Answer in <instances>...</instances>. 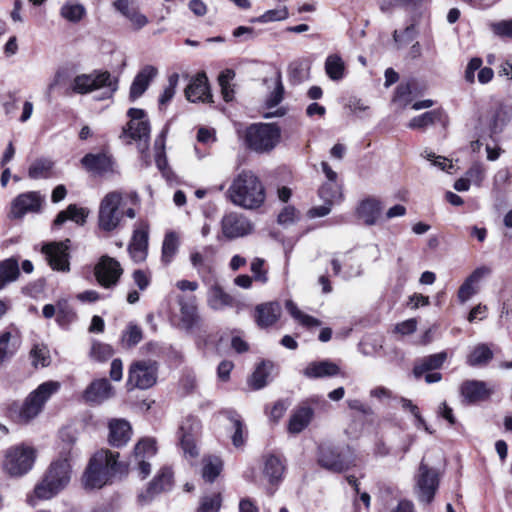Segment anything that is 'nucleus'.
Masks as SVG:
<instances>
[{
  "mask_svg": "<svg viewBox=\"0 0 512 512\" xmlns=\"http://www.w3.org/2000/svg\"><path fill=\"white\" fill-rule=\"evenodd\" d=\"M64 445L59 453L58 459L49 466L42 481L34 489L35 496L47 500L54 497L70 481L71 465L73 458L72 444L75 438L69 432H62Z\"/></svg>",
  "mask_w": 512,
  "mask_h": 512,
  "instance_id": "1",
  "label": "nucleus"
},
{
  "mask_svg": "<svg viewBox=\"0 0 512 512\" xmlns=\"http://www.w3.org/2000/svg\"><path fill=\"white\" fill-rule=\"evenodd\" d=\"M119 453L99 450L90 459L83 474L82 481L86 489H100L111 482L112 477L122 472V464L118 462Z\"/></svg>",
  "mask_w": 512,
  "mask_h": 512,
  "instance_id": "2",
  "label": "nucleus"
},
{
  "mask_svg": "<svg viewBox=\"0 0 512 512\" xmlns=\"http://www.w3.org/2000/svg\"><path fill=\"white\" fill-rule=\"evenodd\" d=\"M231 202L246 209L260 207L265 200V191L258 177L251 171H242L228 189Z\"/></svg>",
  "mask_w": 512,
  "mask_h": 512,
  "instance_id": "3",
  "label": "nucleus"
},
{
  "mask_svg": "<svg viewBox=\"0 0 512 512\" xmlns=\"http://www.w3.org/2000/svg\"><path fill=\"white\" fill-rule=\"evenodd\" d=\"M124 216L130 219L136 217L133 207H126L124 195L119 191L107 193L100 202L98 210V227L104 232L118 229Z\"/></svg>",
  "mask_w": 512,
  "mask_h": 512,
  "instance_id": "4",
  "label": "nucleus"
},
{
  "mask_svg": "<svg viewBox=\"0 0 512 512\" xmlns=\"http://www.w3.org/2000/svg\"><path fill=\"white\" fill-rule=\"evenodd\" d=\"M76 94H89L99 89H105L101 99H109L118 89V78L109 71L94 70L74 77L70 86Z\"/></svg>",
  "mask_w": 512,
  "mask_h": 512,
  "instance_id": "5",
  "label": "nucleus"
},
{
  "mask_svg": "<svg viewBox=\"0 0 512 512\" xmlns=\"http://www.w3.org/2000/svg\"><path fill=\"white\" fill-rule=\"evenodd\" d=\"M61 388L58 381L49 380L41 383L35 390L30 392L24 400L17 414V421L28 423L37 417L43 410L48 400Z\"/></svg>",
  "mask_w": 512,
  "mask_h": 512,
  "instance_id": "6",
  "label": "nucleus"
},
{
  "mask_svg": "<svg viewBox=\"0 0 512 512\" xmlns=\"http://www.w3.org/2000/svg\"><path fill=\"white\" fill-rule=\"evenodd\" d=\"M281 129L273 123H255L247 127L245 142L256 153H269L280 142Z\"/></svg>",
  "mask_w": 512,
  "mask_h": 512,
  "instance_id": "7",
  "label": "nucleus"
},
{
  "mask_svg": "<svg viewBox=\"0 0 512 512\" xmlns=\"http://www.w3.org/2000/svg\"><path fill=\"white\" fill-rule=\"evenodd\" d=\"M36 456L32 446L24 443L13 445L4 453L3 470L11 477H21L33 468Z\"/></svg>",
  "mask_w": 512,
  "mask_h": 512,
  "instance_id": "8",
  "label": "nucleus"
},
{
  "mask_svg": "<svg viewBox=\"0 0 512 512\" xmlns=\"http://www.w3.org/2000/svg\"><path fill=\"white\" fill-rule=\"evenodd\" d=\"M158 378V363L151 359L133 361L128 369L127 390H146L153 387Z\"/></svg>",
  "mask_w": 512,
  "mask_h": 512,
  "instance_id": "9",
  "label": "nucleus"
},
{
  "mask_svg": "<svg viewBox=\"0 0 512 512\" xmlns=\"http://www.w3.org/2000/svg\"><path fill=\"white\" fill-rule=\"evenodd\" d=\"M130 121L124 134L137 144L138 150L144 153L149 148L150 124L145 119V112L142 109L130 108L128 110Z\"/></svg>",
  "mask_w": 512,
  "mask_h": 512,
  "instance_id": "10",
  "label": "nucleus"
},
{
  "mask_svg": "<svg viewBox=\"0 0 512 512\" xmlns=\"http://www.w3.org/2000/svg\"><path fill=\"white\" fill-rule=\"evenodd\" d=\"M318 463L327 470L340 473L355 466V456L341 452L338 448L322 445L319 447Z\"/></svg>",
  "mask_w": 512,
  "mask_h": 512,
  "instance_id": "11",
  "label": "nucleus"
},
{
  "mask_svg": "<svg viewBox=\"0 0 512 512\" xmlns=\"http://www.w3.org/2000/svg\"><path fill=\"white\" fill-rule=\"evenodd\" d=\"M44 201L45 197L38 191L21 193L12 200L8 217L22 219L28 213H38Z\"/></svg>",
  "mask_w": 512,
  "mask_h": 512,
  "instance_id": "12",
  "label": "nucleus"
},
{
  "mask_svg": "<svg viewBox=\"0 0 512 512\" xmlns=\"http://www.w3.org/2000/svg\"><path fill=\"white\" fill-rule=\"evenodd\" d=\"M69 244L70 240L66 239L60 242L45 243L42 246L41 252L45 255L49 266L53 270L60 272L70 271Z\"/></svg>",
  "mask_w": 512,
  "mask_h": 512,
  "instance_id": "13",
  "label": "nucleus"
},
{
  "mask_svg": "<svg viewBox=\"0 0 512 512\" xmlns=\"http://www.w3.org/2000/svg\"><path fill=\"white\" fill-rule=\"evenodd\" d=\"M97 282L104 288H112L117 285L123 269L120 263L107 255L102 256L94 268Z\"/></svg>",
  "mask_w": 512,
  "mask_h": 512,
  "instance_id": "14",
  "label": "nucleus"
},
{
  "mask_svg": "<svg viewBox=\"0 0 512 512\" xmlns=\"http://www.w3.org/2000/svg\"><path fill=\"white\" fill-rule=\"evenodd\" d=\"M157 452L156 442L152 438L141 439L134 448L132 462L141 479H145L151 472L149 459L155 456Z\"/></svg>",
  "mask_w": 512,
  "mask_h": 512,
  "instance_id": "15",
  "label": "nucleus"
},
{
  "mask_svg": "<svg viewBox=\"0 0 512 512\" xmlns=\"http://www.w3.org/2000/svg\"><path fill=\"white\" fill-rule=\"evenodd\" d=\"M494 392V385L480 380H466L460 385V394L466 404L487 401Z\"/></svg>",
  "mask_w": 512,
  "mask_h": 512,
  "instance_id": "16",
  "label": "nucleus"
},
{
  "mask_svg": "<svg viewBox=\"0 0 512 512\" xmlns=\"http://www.w3.org/2000/svg\"><path fill=\"white\" fill-rule=\"evenodd\" d=\"M81 164L88 172L97 176H107L117 172L115 161L107 153H88L81 159Z\"/></svg>",
  "mask_w": 512,
  "mask_h": 512,
  "instance_id": "17",
  "label": "nucleus"
},
{
  "mask_svg": "<svg viewBox=\"0 0 512 512\" xmlns=\"http://www.w3.org/2000/svg\"><path fill=\"white\" fill-rule=\"evenodd\" d=\"M512 119V107L504 102L498 101L487 112L484 124L491 136L499 134Z\"/></svg>",
  "mask_w": 512,
  "mask_h": 512,
  "instance_id": "18",
  "label": "nucleus"
},
{
  "mask_svg": "<svg viewBox=\"0 0 512 512\" xmlns=\"http://www.w3.org/2000/svg\"><path fill=\"white\" fill-rule=\"evenodd\" d=\"M221 228L226 238L235 239L250 234L253 225L245 216L232 212L222 218Z\"/></svg>",
  "mask_w": 512,
  "mask_h": 512,
  "instance_id": "19",
  "label": "nucleus"
},
{
  "mask_svg": "<svg viewBox=\"0 0 512 512\" xmlns=\"http://www.w3.org/2000/svg\"><path fill=\"white\" fill-rule=\"evenodd\" d=\"M417 487L418 499L421 502L430 503L438 487V478L436 472L423 462L419 466Z\"/></svg>",
  "mask_w": 512,
  "mask_h": 512,
  "instance_id": "20",
  "label": "nucleus"
},
{
  "mask_svg": "<svg viewBox=\"0 0 512 512\" xmlns=\"http://www.w3.org/2000/svg\"><path fill=\"white\" fill-rule=\"evenodd\" d=\"M490 274L491 269L487 266H480L473 270L458 289L457 299L459 303L464 304L476 295L479 292L481 280Z\"/></svg>",
  "mask_w": 512,
  "mask_h": 512,
  "instance_id": "21",
  "label": "nucleus"
},
{
  "mask_svg": "<svg viewBox=\"0 0 512 512\" xmlns=\"http://www.w3.org/2000/svg\"><path fill=\"white\" fill-rule=\"evenodd\" d=\"M172 486V472L168 468H163L149 483L145 492L138 495V500L142 504L150 502L158 494L169 490Z\"/></svg>",
  "mask_w": 512,
  "mask_h": 512,
  "instance_id": "22",
  "label": "nucleus"
},
{
  "mask_svg": "<svg viewBox=\"0 0 512 512\" xmlns=\"http://www.w3.org/2000/svg\"><path fill=\"white\" fill-rule=\"evenodd\" d=\"M185 96L190 102H211L208 79L204 72L198 73L185 89Z\"/></svg>",
  "mask_w": 512,
  "mask_h": 512,
  "instance_id": "23",
  "label": "nucleus"
},
{
  "mask_svg": "<svg viewBox=\"0 0 512 512\" xmlns=\"http://www.w3.org/2000/svg\"><path fill=\"white\" fill-rule=\"evenodd\" d=\"M158 70L152 65L144 66L135 76L129 91L131 101L141 97L148 89L151 81L157 76Z\"/></svg>",
  "mask_w": 512,
  "mask_h": 512,
  "instance_id": "24",
  "label": "nucleus"
},
{
  "mask_svg": "<svg viewBox=\"0 0 512 512\" xmlns=\"http://www.w3.org/2000/svg\"><path fill=\"white\" fill-rule=\"evenodd\" d=\"M113 395V387L110 382L105 379H97L84 391L83 397L87 402L100 404L109 399Z\"/></svg>",
  "mask_w": 512,
  "mask_h": 512,
  "instance_id": "25",
  "label": "nucleus"
},
{
  "mask_svg": "<svg viewBox=\"0 0 512 512\" xmlns=\"http://www.w3.org/2000/svg\"><path fill=\"white\" fill-rule=\"evenodd\" d=\"M281 316V306L278 302L259 304L255 308V321L261 328L275 324Z\"/></svg>",
  "mask_w": 512,
  "mask_h": 512,
  "instance_id": "26",
  "label": "nucleus"
},
{
  "mask_svg": "<svg viewBox=\"0 0 512 512\" xmlns=\"http://www.w3.org/2000/svg\"><path fill=\"white\" fill-rule=\"evenodd\" d=\"M381 202L376 198H366L362 200L357 208L356 215L362 219L368 226H372L377 223L378 219L382 214Z\"/></svg>",
  "mask_w": 512,
  "mask_h": 512,
  "instance_id": "27",
  "label": "nucleus"
},
{
  "mask_svg": "<svg viewBox=\"0 0 512 512\" xmlns=\"http://www.w3.org/2000/svg\"><path fill=\"white\" fill-rule=\"evenodd\" d=\"M130 257L135 262H142L148 254V232L144 228L135 229L128 245Z\"/></svg>",
  "mask_w": 512,
  "mask_h": 512,
  "instance_id": "28",
  "label": "nucleus"
},
{
  "mask_svg": "<svg viewBox=\"0 0 512 512\" xmlns=\"http://www.w3.org/2000/svg\"><path fill=\"white\" fill-rule=\"evenodd\" d=\"M215 254L216 249L211 245L204 246L201 250H194L190 254L191 264L198 273H210L213 269Z\"/></svg>",
  "mask_w": 512,
  "mask_h": 512,
  "instance_id": "29",
  "label": "nucleus"
},
{
  "mask_svg": "<svg viewBox=\"0 0 512 512\" xmlns=\"http://www.w3.org/2000/svg\"><path fill=\"white\" fill-rule=\"evenodd\" d=\"M340 368L337 364L329 361H313L303 370V375L309 379L333 377L338 375Z\"/></svg>",
  "mask_w": 512,
  "mask_h": 512,
  "instance_id": "30",
  "label": "nucleus"
},
{
  "mask_svg": "<svg viewBox=\"0 0 512 512\" xmlns=\"http://www.w3.org/2000/svg\"><path fill=\"white\" fill-rule=\"evenodd\" d=\"M109 442L112 446L121 447L131 437V426L125 420H113L109 424Z\"/></svg>",
  "mask_w": 512,
  "mask_h": 512,
  "instance_id": "31",
  "label": "nucleus"
},
{
  "mask_svg": "<svg viewBox=\"0 0 512 512\" xmlns=\"http://www.w3.org/2000/svg\"><path fill=\"white\" fill-rule=\"evenodd\" d=\"M447 359L446 352H439L421 358L414 366L413 373L415 377H422L424 373L439 369Z\"/></svg>",
  "mask_w": 512,
  "mask_h": 512,
  "instance_id": "32",
  "label": "nucleus"
},
{
  "mask_svg": "<svg viewBox=\"0 0 512 512\" xmlns=\"http://www.w3.org/2000/svg\"><path fill=\"white\" fill-rule=\"evenodd\" d=\"M312 417V408L307 406L298 408L289 419L288 431L292 434L300 433L309 425Z\"/></svg>",
  "mask_w": 512,
  "mask_h": 512,
  "instance_id": "33",
  "label": "nucleus"
},
{
  "mask_svg": "<svg viewBox=\"0 0 512 512\" xmlns=\"http://www.w3.org/2000/svg\"><path fill=\"white\" fill-rule=\"evenodd\" d=\"M88 211L84 208H80L75 204H70L66 210L60 211L54 219L55 226H61L68 219L76 222L79 225H83L86 222Z\"/></svg>",
  "mask_w": 512,
  "mask_h": 512,
  "instance_id": "34",
  "label": "nucleus"
},
{
  "mask_svg": "<svg viewBox=\"0 0 512 512\" xmlns=\"http://www.w3.org/2000/svg\"><path fill=\"white\" fill-rule=\"evenodd\" d=\"M54 162L48 158L34 160L28 168V177L34 180L48 179L53 175Z\"/></svg>",
  "mask_w": 512,
  "mask_h": 512,
  "instance_id": "35",
  "label": "nucleus"
},
{
  "mask_svg": "<svg viewBox=\"0 0 512 512\" xmlns=\"http://www.w3.org/2000/svg\"><path fill=\"white\" fill-rule=\"evenodd\" d=\"M20 275L18 260L14 257L5 259L0 262V290H2L7 283L13 282L18 279Z\"/></svg>",
  "mask_w": 512,
  "mask_h": 512,
  "instance_id": "36",
  "label": "nucleus"
},
{
  "mask_svg": "<svg viewBox=\"0 0 512 512\" xmlns=\"http://www.w3.org/2000/svg\"><path fill=\"white\" fill-rule=\"evenodd\" d=\"M325 72L333 81H340L345 76V63L340 55H328L325 60Z\"/></svg>",
  "mask_w": 512,
  "mask_h": 512,
  "instance_id": "37",
  "label": "nucleus"
},
{
  "mask_svg": "<svg viewBox=\"0 0 512 512\" xmlns=\"http://www.w3.org/2000/svg\"><path fill=\"white\" fill-rule=\"evenodd\" d=\"M179 237L178 235L171 231L166 233L163 243H162V254L161 260L165 265L170 264L179 249Z\"/></svg>",
  "mask_w": 512,
  "mask_h": 512,
  "instance_id": "38",
  "label": "nucleus"
},
{
  "mask_svg": "<svg viewBox=\"0 0 512 512\" xmlns=\"http://www.w3.org/2000/svg\"><path fill=\"white\" fill-rule=\"evenodd\" d=\"M284 464L281 459L275 455H269L265 459L264 473L271 483L279 481L284 472Z\"/></svg>",
  "mask_w": 512,
  "mask_h": 512,
  "instance_id": "39",
  "label": "nucleus"
},
{
  "mask_svg": "<svg viewBox=\"0 0 512 512\" xmlns=\"http://www.w3.org/2000/svg\"><path fill=\"white\" fill-rule=\"evenodd\" d=\"M233 298L227 294L220 286L215 285L209 290L208 303L215 310L222 309L231 305Z\"/></svg>",
  "mask_w": 512,
  "mask_h": 512,
  "instance_id": "40",
  "label": "nucleus"
},
{
  "mask_svg": "<svg viewBox=\"0 0 512 512\" xmlns=\"http://www.w3.org/2000/svg\"><path fill=\"white\" fill-rule=\"evenodd\" d=\"M223 463L220 458L210 456L203 460L202 477L208 481L213 482L222 471Z\"/></svg>",
  "mask_w": 512,
  "mask_h": 512,
  "instance_id": "41",
  "label": "nucleus"
},
{
  "mask_svg": "<svg viewBox=\"0 0 512 512\" xmlns=\"http://www.w3.org/2000/svg\"><path fill=\"white\" fill-rule=\"evenodd\" d=\"M181 322L186 329H191L197 322V307L193 302H186L183 298L179 299Z\"/></svg>",
  "mask_w": 512,
  "mask_h": 512,
  "instance_id": "42",
  "label": "nucleus"
},
{
  "mask_svg": "<svg viewBox=\"0 0 512 512\" xmlns=\"http://www.w3.org/2000/svg\"><path fill=\"white\" fill-rule=\"evenodd\" d=\"M493 357L492 350L486 344L477 345L467 358V364L478 366L487 364Z\"/></svg>",
  "mask_w": 512,
  "mask_h": 512,
  "instance_id": "43",
  "label": "nucleus"
},
{
  "mask_svg": "<svg viewBox=\"0 0 512 512\" xmlns=\"http://www.w3.org/2000/svg\"><path fill=\"white\" fill-rule=\"evenodd\" d=\"M60 14L67 21L79 22L85 15V8L83 5L69 0L61 7Z\"/></svg>",
  "mask_w": 512,
  "mask_h": 512,
  "instance_id": "44",
  "label": "nucleus"
},
{
  "mask_svg": "<svg viewBox=\"0 0 512 512\" xmlns=\"http://www.w3.org/2000/svg\"><path fill=\"white\" fill-rule=\"evenodd\" d=\"M285 306L290 315L301 325L305 327L320 326L321 323L318 319L303 313L292 300L286 301Z\"/></svg>",
  "mask_w": 512,
  "mask_h": 512,
  "instance_id": "45",
  "label": "nucleus"
},
{
  "mask_svg": "<svg viewBox=\"0 0 512 512\" xmlns=\"http://www.w3.org/2000/svg\"><path fill=\"white\" fill-rule=\"evenodd\" d=\"M272 367L273 365L270 362H262L259 364L250 379L251 387L256 390L265 387Z\"/></svg>",
  "mask_w": 512,
  "mask_h": 512,
  "instance_id": "46",
  "label": "nucleus"
},
{
  "mask_svg": "<svg viewBox=\"0 0 512 512\" xmlns=\"http://www.w3.org/2000/svg\"><path fill=\"white\" fill-rule=\"evenodd\" d=\"M142 338V329L138 325L130 323L122 333L121 342L124 347L131 348L136 346Z\"/></svg>",
  "mask_w": 512,
  "mask_h": 512,
  "instance_id": "47",
  "label": "nucleus"
},
{
  "mask_svg": "<svg viewBox=\"0 0 512 512\" xmlns=\"http://www.w3.org/2000/svg\"><path fill=\"white\" fill-rule=\"evenodd\" d=\"M512 181V172L508 167L499 169L493 177V190L503 193L508 190Z\"/></svg>",
  "mask_w": 512,
  "mask_h": 512,
  "instance_id": "48",
  "label": "nucleus"
},
{
  "mask_svg": "<svg viewBox=\"0 0 512 512\" xmlns=\"http://www.w3.org/2000/svg\"><path fill=\"white\" fill-rule=\"evenodd\" d=\"M440 119V113L436 110L425 112L410 120L407 127L410 129H423Z\"/></svg>",
  "mask_w": 512,
  "mask_h": 512,
  "instance_id": "49",
  "label": "nucleus"
},
{
  "mask_svg": "<svg viewBox=\"0 0 512 512\" xmlns=\"http://www.w3.org/2000/svg\"><path fill=\"white\" fill-rule=\"evenodd\" d=\"M228 418L233 425L232 442L235 447H241L245 443V427L241 419L234 412L229 411Z\"/></svg>",
  "mask_w": 512,
  "mask_h": 512,
  "instance_id": "50",
  "label": "nucleus"
},
{
  "mask_svg": "<svg viewBox=\"0 0 512 512\" xmlns=\"http://www.w3.org/2000/svg\"><path fill=\"white\" fill-rule=\"evenodd\" d=\"M319 196L325 202L334 203L335 201L341 200V185L339 183L326 182L319 189Z\"/></svg>",
  "mask_w": 512,
  "mask_h": 512,
  "instance_id": "51",
  "label": "nucleus"
},
{
  "mask_svg": "<svg viewBox=\"0 0 512 512\" xmlns=\"http://www.w3.org/2000/svg\"><path fill=\"white\" fill-rule=\"evenodd\" d=\"M235 73L232 70H226L222 72L218 77V82L221 87V93L223 99L226 102H230L234 98V90L230 84V81L234 78Z\"/></svg>",
  "mask_w": 512,
  "mask_h": 512,
  "instance_id": "52",
  "label": "nucleus"
},
{
  "mask_svg": "<svg viewBox=\"0 0 512 512\" xmlns=\"http://www.w3.org/2000/svg\"><path fill=\"white\" fill-rule=\"evenodd\" d=\"M179 81V75L177 73H173L168 78V85L164 88L163 92L159 97V107H165L174 97L176 93V88Z\"/></svg>",
  "mask_w": 512,
  "mask_h": 512,
  "instance_id": "53",
  "label": "nucleus"
},
{
  "mask_svg": "<svg viewBox=\"0 0 512 512\" xmlns=\"http://www.w3.org/2000/svg\"><path fill=\"white\" fill-rule=\"evenodd\" d=\"M30 358L34 367H46L50 363L49 350L44 345H34L30 351Z\"/></svg>",
  "mask_w": 512,
  "mask_h": 512,
  "instance_id": "54",
  "label": "nucleus"
},
{
  "mask_svg": "<svg viewBox=\"0 0 512 512\" xmlns=\"http://www.w3.org/2000/svg\"><path fill=\"white\" fill-rule=\"evenodd\" d=\"M274 84L275 87L273 91L269 94V96L266 99V105L268 108L276 107L283 99L284 86L282 84V77L280 72L276 73Z\"/></svg>",
  "mask_w": 512,
  "mask_h": 512,
  "instance_id": "55",
  "label": "nucleus"
},
{
  "mask_svg": "<svg viewBox=\"0 0 512 512\" xmlns=\"http://www.w3.org/2000/svg\"><path fill=\"white\" fill-rule=\"evenodd\" d=\"M114 354V349L111 345L102 343V342H94L91 347L90 355L93 359L104 362L112 357Z\"/></svg>",
  "mask_w": 512,
  "mask_h": 512,
  "instance_id": "56",
  "label": "nucleus"
},
{
  "mask_svg": "<svg viewBox=\"0 0 512 512\" xmlns=\"http://www.w3.org/2000/svg\"><path fill=\"white\" fill-rule=\"evenodd\" d=\"M222 504L220 493L202 497L198 512H219Z\"/></svg>",
  "mask_w": 512,
  "mask_h": 512,
  "instance_id": "57",
  "label": "nucleus"
},
{
  "mask_svg": "<svg viewBox=\"0 0 512 512\" xmlns=\"http://www.w3.org/2000/svg\"><path fill=\"white\" fill-rule=\"evenodd\" d=\"M185 426H181L180 428V431H181V440H180V443H181V447L183 449V452H184V455L186 457H191V458H194L198 455V450H197V447H196V444H195V440H194V437L191 433H187L185 431Z\"/></svg>",
  "mask_w": 512,
  "mask_h": 512,
  "instance_id": "58",
  "label": "nucleus"
},
{
  "mask_svg": "<svg viewBox=\"0 0 512 512\" xmlns=\"http://www.w3.org/2000/svg\"><path fill=\"white\" fill-rule=\"evenodd\" d=\"M288 10L284 6L278 9H271L260 15L259 17L252 20V22L268 23L274 21H282L288 18Z\"/></svg>",
  "mask_w": 512,
  "mask_h": 512,
  "instance_id": "59",
  "label": "nucleus"
},
{
  "mask_svg": "<svg viewBox=\"0 0 512 512\" xmlns=\"http://www.w3.org/2000/svg\"><path fill=\"white\" fill-rule=\"evenodd\" d=\"M57 321L60 324L71 322L75 318V313L67 300L63 299L57 302Z\"/></svg>",
  "mask_w": 512,
  "mask_h": 512,
  "instance_id": "60",
  "label": "nucleus"
},
{
  "mask_svg": "<svg viewBox=\"0 0 512 512\" xmlns=\"http://www.w3.org/2000/svg\"><path fill=\"white\" fill-rule=\"evenodd\" d=\"M264 259L262 258H254L251 262V272L253 273V278L256 281L261 283H266L268 281L267 271L263 268Z\"/></svg>",
  "mask_w": 512,
  "mask_h": 512,
  "instance_id": "61",
  "label": "nucleus"
},
{
  "mask_svg": "<svg viewBox=\"0 0 512 512\" xmlns=\"http://www.w3.org/2000/svg\"><path fill=\"white\" fill-rule=\"evenodd\" d=\"M492 31L500 37L512 38V20H502L491 24Z\"/></svg>",
  "mask_w": 512,
  "mask_h": 512,
  "instance_id": "62",
  "label": "nucleus"
},
{
  "mask_svg": "<svg viewBox=\"0 0 512 512\" xmlns=\"http://www.w3.org/2000/svg\"><path fill=\"white\" fill-rule=\"evenodd\" d=\"M10 332H3L0 334V362H3L13 351L9 349V342L11 340Z\"/></svg>",
  "mask_w": 512,
  "mask_h": 512,
  "instance_id": "63",
  "label": "nucleus"
},
{
  "mask_svg": "<svg viewBox=\"0 0 512 512\" xmlns=\"http://www.w3.org/2000/svg\"><path fill=\"white\" fill-rule=\"evenodd\" d=\"M482 60L478 57L472 58L465 71V79L469 83H473L475 80V72L481 68Z\"/></svg>",
  "mask_w": 512,
  "mask_h": 512,
  "instance_id": "64",
  "label": "nucleus"
}]
</instances>
